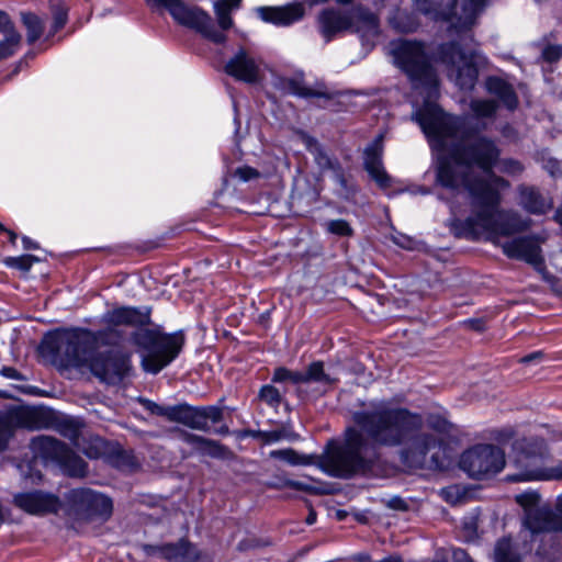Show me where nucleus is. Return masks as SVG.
Instances as JSON below:
<instances>
[{
	"mask_svg": "<svg viewBox=\"0 0 562 562\" xmlns=\"http://www.w3.org/2000/svg\"><path fill=\"white\" fill-rule=\"evenodd\" d=\"M414 119L437 153L436 182L451 191L464 188L471 199V215L452 218L450 227L457 237L475 240L486 235H514L527 231L531 221L517 212L501 210L502 191L509 181L495 175L493 168L510 177L520 176L525 167L513 158L499 159L495 143L479 137L468 143L464 120L445 113L437 103L425 101Z\"/></svg>",
	"mask_w": 562,
	"mask_h": 562,
	"instance_id": "f257e3e1",
	"label": "nucleus"
},
{
	"mask_svg": "<svg viewBox=\"0 0 562 562\" xmlns=\"http://www.w3.org/2000/svg\"><path fill=\"white\" fill-rule=\"evenodd\" d=\"M352 419L358 429L348 428L345 442L328 445L321 457L319 465L330 476L347 479L367 473L376 458L374 447H402L401 460L409 468L438 467V458L428 454L439 446V440L423 431L422 415L379 401L355 412Z\"/></svg>",
	"mask_w": 562,
	"mask_h": 562,
	"instance_id": "f03ea898",
	"label": "nucleus"
},
{
	"mask_svg": "<svg viewBox=\"0 0 562 562\" xmlns=\"http://www.w3.org/2000/svg\"><path fill=\"white\" fill-rule=\"evenodd\" d=\"M515 499L525 513L519 533L522 546L514 544L507 537L499 539L494 549V562H521L517 551L527 554L533 549L538 558L559 562L562 549L554 532L562 531V498H559L555 509L540 505V496L535 491L517 494Z\"/></svg>",
	"mask_w": 562,
	"mask_h": 562,
	"instance_id": "7ed1b4c3",
	"label": "nucleus"
},
{
	"mask_svg": "<svg viewBox=\"0 0 562 562\" xmlns=\"http://www.w3.org/2000/svg\"><path fill=\"white\" fill-rule=\"evenodd\" d=\"M56 349L66 367L89 370L100 381L120 382L130 369V356L116 351L100 352L87 330L67 331L56 337Z\"/></svg>",
	"mask_w": 562,
	"mask_h": 562,
	"instance_id": "20e7f679",
	"label": "nucleus"
},
{
	"mask_svg": "<svg viewBox=\"0 0 562 562\" xmlns=\"http://www.w3.org/2000/svg\"><path fill=\"white\" fill-rule=\"evenodd\" d=\"M394 64L409 78L415 88H424L429 99L438 94V77L426 53L417 41L398 40L390 44Z\"/></svg>",
	"mask_w": 562,
	"mask_h": 562,
	"instance_id": "39448f33",
	"label": "nucleus"
},
{
	"mask_svg": "<svg viewBox=\"0 0 562 562\" xmlns=\"http://www.w3.org/2000/svg\"><path fill=\"white\" fill-rule=\"evenodd\" d=\"M133 342L142 348V368L147 373L157 374L180 353L183 336L161 334L149 329H139L132 335Z\"/></svg>",
	"mask_w": 562,
	"mask_h": 562,
	"instance_id": "423d86ee",
	"label": "nucleus"
},
{
	"mask_svg": "<svg viewBox=\"0 0 562 562\" xmlns=\"http://www.w3.org/2000/svg\"><path fill=\"white\" fill-rule=\"evenodd\" d=\"M319 29L326 42L339 32L351 30L360 35L363 45L371 44L379 34L375 14L363 8H355L348 13L334 9L324 10L318 18Z\"/></svg>",
	"mask_w": 562,
	"mask_h": 562,
	"instance_id": "0eeeda50",
	"label": "nucleus"
},
{
	"mask_svg": "<svg viewBox=\"0 0 562 562\" xmlns=\"http://www.w3.org/2000/svg\"><path fill=\"white\" fill-rule=\"evenodd\" d=\"M443 0H415L416 10L435 21L450 23L456 34L467 33L474 24L486 0H452L443 5Z\"/></svg>",
	"mask_w": 562,
	"mask_h": 562,
	"instance_id": "6e6552de",
	"label": "nucleus"
},
{
	"mask_svg": "<svg viewBox=\"0 0 562 562\" xmlns=\"http://www.w3.org/2000/svg\"><path fill=\"white\" fill-rule=\"evenodd\" d=\"M151 11H167L180 25L199 32L203 37L215 44H223L226 35L216 30L211 15L195 5H189L183 0H145Z\"/></svg>",
	"mask_w": 562,
	"mask_h": 562,
	"instance_id": "1a4fd4ad",
	"label": "nucleus"
},
{
	"mask_svg": "<svg viewBox=\"0 0 562 562\" xmlns=\"http://www.w3.org/2000/svg\"><path fill=\"white\" fill-rule=\"evenodd\" d=\"M515 462L521 472L508 475L510 482L562 479V462L555 468H543L547 448L543 440L531 439L515 442Z\"/></svg>",
	"mask_w": 562,
	"mask_h": 562,
	"instance_id": "9d476101",
	"label": "nucleus"
},
{
	"mask_svg": "<svg viewBox=\"0 0 562 562\" xmlns=\"http://www.w3.org/2000/svg\"><path fill=\"white\" fill-rule=\"evenodd\" d=\"M31 449L35 459H41L45 464L57 465L69 476L82 477L87 473L86 462L55 438L38 436L32 439Z\"/></svg>",
	"mask_w": 562,
	"mask_h": 562,
	"instance_id": "9b49d317",
	"label": "nucleus"
},
{
	"mask_svg": "<svg viewBox=\"0 0 562 562\" xmlns=\"http://www.w3.org/2000/svg\"><path fill=\"white\" fill-rule=\"evenodd\" d=\"M476 52L462 49L460 44L451 42L439 47V57L447 68V75L461 90L470 91L477 80L475 66Z\"/></svg>",
	"mask_w": 562,
	"mask_h": 562,
	"instance_id": "f8f14e48",
	"label": "nucleus"
},
{
	"mask_svg": "<svg viewBox=\"0 0 562 562\" xmlns=\"http://www.w3.org/2000/svg\"><path fill=\"white\" fill-rule=\"evenodd\" d=\"M505 465L504 452L492 445H479L467 450L460 460V467L471 477L483 479L495 475Z\"/></svg>",
	"mask_w": 562,
	"mask_h": 562,
	"instance_id": "ddd939ff",
	"label": "nucleus"
},
{
	"mask_svg": "<svg viewBox=\"0 0 562 562\" xmlns=\"http://www.w3.org/2000/svg\"><path fill=\"white\" fill-rule=\"evenodd\" d=\"M263 59L247 47H239L226 61L224 71L238 81L258 83L263 77Z\"/></svg>",
	"mask_w": 562,
	"mask_h": 562,
	"instance_id": "4468645a",
	"label": "nucleus"
},
{
	"mask_svg": "<svg viewBox=\"0 0 562 562\" xmlns=\"http://www.w3.org/2000/svg\"><path fill=\"white\" fill-rule=\"evenodd\" d=\"M502 235L494 238H488L486 235L482 237L499 245L497 239ZM481 238L479 236L476 239ZM503 252L510 259L525 261L536 268H540L543 265V257L541 254V239L537 235H527L517 238H513L501 244Z\"/></svg>",
	"mask_w": 562,
	"mask_h": 562,
	"instance_id": "2eb2a0df",
	"label": "nucleus"
},
{
	"mask_svg": "<svg viewBox=\"0 0 562 562\" xmlns=\"http://www.w3.org/2000/svg\"><path fill=\"white\" fill-rule=\"evenodd\" d=\"M71 499L77 513L86 519L94 516L108 518L112 513V501L89 488L74 490Z\"/></svg>",
	"mask_w": 562,
	"mask_h": 562,
	"instance_id": "dca6fc26",
	"label": "nucleus"
},
{
	"mask_svg": "<svg viewBox=\"0 0 562 562\" xmlns=\"http://www.w3.org/2000/svg\"><path fill=\"white\" fill-rule=\"evenodd\" d=\"M14 504L23 512L35 516L57 514L61 506L58 496L42 491L16 494Z\"/></svg>",
	"mask_w": 562,
	"mask_h": 562,
	"instance_id": "f3484780",
	"label": "nucleus"
},
{
	"mask_svg": "<svg viewBox=\"0 0 562 562\" xmlns=\"http://www.w3.org/2000/svg\"><path fill=\"white\" fill-rule=\"evenodd\" d=\"M43 413L31 408H19L10 412L8 416H0V451H2L12 435L11 423L24 428H41Z\"/></svg>",
	"mask_w": 562,
	"mask_h": 562,
	"instance_id": "a211bd4d",
	"label": "nucleus"
},
{
	"mask_svg": "<svg viewBox=\"0 0 562 562\" xmlns=\"http://www.w3.org/2000/svg\"><path fill=\"white\" fill-rule=\"evenodd\" d=\"M383 136L379 135L374 140L369 144L364 149V169L370 177L382 188L391 186V177L387 175L383 167Z\"/></svg>",
	"mask_w": 562,
	"mask_h": 562,
	"instance_id": "6ab92c4d",
	"label": "nucleus"
},
{
	"mask_svg": "<svg viewBox=\"0 0 562 562\" xmlns=\"http://www.w3.org/2000/svg\"><path fill=\"white\" fill-rule=\"evenodd\" d=\"M102 322L109 327L145 326L150 322V310L147 307L121 306L104 313Z\"/></svg>",
	"mask_w": 562,
	"mask_h": 562,
	"instance_id": "aec40b11",
	"label": "nucleus"
},
{
	"mask_svg": "<svg viewBox=\"0 0 562 562\" xmlns=\"http://www.w3.org/2000/svg\"><path fill=\"white\" fill-rule=\"evenodd\" d=\"M256 13L266 23L289 26L303 18L304 7L296 2L283 7H258Z\"/></svg>",
	"mask_w": 562,
	"mask_h": 562,
	"instance_id": "412c9836",
	"label": "nucleus"
},
{
	"mask_svg": "<svg viewBox=\"0 0 562 562\" xmlns=\"http://www.w3.org/2000/svg\"><path fill=\"white\" fill-rule=\"evenodd\" d=\"M272 85L282 93L292 94L300 98H331V95L325 90L306 87L304 85V78L302 72L295 74L293 76L276 75L273 76Z\"/></svg>",
	"mask_w": 562,
	"mask_h": 562,
	"instance_id": "4be33fe9",
	"label": "nucleus"
},
{
	"mask_svg": "<svg viewBox=\"0 0 562 562\" xmlns=\"http://www.w3.org/2000/svg\"><path fill=\"white\" fill-rule=\"evenodd\" d=\"M180 439L189 445L193 452L211 458L222 459L227 454V449L218 441L204 438L188 431H180Z\"/></svg>",
	"mask_w": 562,
	"mask_h": 562,
	"instance_id": "5701e85b",
	"label": "nucleus"
},
{
	"mask_svg": "<svg viewBox=\"0 0 562 562\" xmlns=\"http://www.w3.org/2000/svg\"><path fill=\"white\" fill-rule=\"evenodd\" d=\"M164 555L170 562H209L210 557L201 552L195 546L180 541L162 548Z\"/></svg>",
	"mask_w": 562,
	"mask_h": 562,
	"instance_id": "b1692460",
	"label": "nucleus"
},
{
	"mask_svg": "<svg viewBox=\"0 0 562 562\" xmlns=\"http://www.w3.org/2000/svg\"><path fill=\"white\" fill-rule=\"evenodd\" d=\"M519 204L529 213L543 214L550 209V203L535 187L521 184L518 187Z\"/></svg>",
	"mask_w": 562,
	"mask_h": 562,
	"instance_id": "393cba45",
	"label": "nucleus"
},
{
	"mask_svg": "<svg viewBox=\"0 0 562 562\" xmlns=\"http://www.w3.org/2000/svg\"><path fill=\"white\" fill-rule=\"evenodd\" d=\"M302 140L306 149L313 155L314 161L322 171L335 170L337 168L338 161L327 155L317 139L304 134L302 135Z\"/></svg>",
	"mask_w": 562,
	"mask_h": 562,
	"instance_id": "a878e982",
	"label": "nucleus"
},
{
	"mask_svg": "<svg viewBox=\"0 0 562 562\" xmlns=\"http://www.w3.org/2000/svg\"><path fill=\"white\" fill-rule=\"evenodd\" d=\"M486 86L488 91L497 95L508 110H514L517 106V97L506 81L499 78H490Z\"/></svg>",
	"mask_w": 562,
	"mask_h": 562,
	"instance_id": "bb28decb",
	"label": "nucleus"
},
{
	"mask_svg": "<svg viewBox=\"0 0 562 562\" xmlns=\"http://www.w3.org/2000/svg\"><path fill=\"white\" fill-rule=\"evenodd\" d=\"M240 5L241 0H218L214 2V13L223 31L233 26L232 11L238 10Z\"/></svg>",
	"mask_w": 562,
	"mask_h": 562,
	"instance_id": "cd10ccee",
	"label": "nucleus"
},
{
	"mask_svg": "<svg viewBox=\"0 0 562 562\" xmlns=\"http://www.w3.org/2000/svg\"><path fill=\"white\" fill-rule=\"evenodd\" d=\"M21 21L27 31V42L33 44L43 34L44 22L43 20L32 12H21Z\"/></svg>",
	"mask_w": 562,
	"mask_h": 562,
	"instance_id": "c85d7f7f",
	"label": "nucleus"
},
{
	"mask_svg": "<svg viewBox=\"0 0 562 562\" xmlns=\"http://www.w3.org/2000/svg\"><path fill=\"white\" fill-rule=\"evenodd\" d=\"M304 383L318 382L327 385H331L336 382L335 379L330 378L324 371V364L322 361L312 362L305 372H303Z\"/></svg>",
	"mask_w": 562,
	"mask_h": 562,
	"instance_id": "c756f323",
	"label": "nucleus"
},
{
	"mask_svg": "<svg viewBox=\"0 0 562 562\" xmlns=\"http://www.w3.org/2000/svg\"><path fill=\"white\" fill-rule=\"evenodd\" d=\"M180 424H183L192 429L202 431H206L210 428V425H207L203 419L201 409L189 406L188 404L186 406Z\"/></svg>",
	"mask_w": 562,
	"mask_h": 562,
	"instance_id": "7c9ffc66",
	"label": "nucleus"
},
{
	"mask_svg": "<svg viewBox=\"0 0 562 562\" xmlns=\"http://www.w3.org/2000/svg\"><path fill=\"white\" fill-rule=\"evenodd\" d=\"M273 459L282 460L291 465H307L312 463V457L300 454L293 449H280L270 452Z\"/></svg>",
	"mask_w": 562,
	"mask_h": 562,
	"instance_id": "2f4dec72",
	"label": "nucleus"
},
{
	"mask_svg": "<svg viewBox=\"0 0 562 562\" xmlns=\"http://www.w3.org/2000/svg\"><path fill=\"white\" fill-rule=\"evenodd\" d=\"M390 24L398 32L409 33L414 32L418 27L416 19L406 12L396 11L390 18Z\"/></svg>",
	"mask_w": 562,
	"mask_h": 562,
	"instance_id": "473e14b6",
	"label": "nucleus"
},
{
	"mask_svg": "<svg viewBox=\"0 0 562 562\" xmlns=\"http://www.w3.org/2000/svg\"><path fill=\"white\" fill-rule=\"evenodd\" d=\"M7 35L0 42V59H4L13 55L20 46L21 35L11 25L7 29Z\"/></svg>",
	"mask_w": 562,
	"mask_h": 562,
	"instance_id": "72a5a7b5",
	"label": "nucleus"
},
{
	"mask_svg": "<svg viewBox=\"0 0 562 562\" xmlns=\"http://www.w3.org/2000/svg\"><path fill=\"white\" fill-rule=\"evenodd\" d=\"M50 11L53 14V33L58 32L63 29L68 20V7L64 0H50Z\"/></svg>",
	"mask_w": 562,
	"mask_h": 562,
	"instance_id": "f704fd0d",
	"label": "nucleus"
},
{
	"mask_svg": "<svg viewBox=\"0 0 562 562\" xmlns=\"http://www.w3.org/2000/svg\"><path fill=\"white\" fill-rule=\"evenodd\" d=\"M40 258L34 255H22L19 257H7L3 262L9 268L19 269L23 272L30 271L35 262H38Z\"/></svg>",
	"mask_w": 562,
	"mask_h": 562,
	"instance_id": "c9c22d12",
	"label": "nucleus"
},
{
	"mask_svg": "<svg viewBox=\"0 0 562 562\" xmlns=\"http://www.w3.org/2000/svg\"><path fill=\"white\" fill-rule=\"evenodd\" d=\"M470 109L476 117H492L497 109V104L492 100H472Z\"/></svg>",
	"mask_w": 562,
	"mask_h": 562,
	"instance_id": "e433bc0d",
	"label": "nucleus"
},
{
	"mask_svg": "<svg viewBox=\"0 0 562 562\" xmlns=\"http://www.w3.org/2000/svg\"><path fill=\"white\" fill-rule=\"evenodd\" d=\"M325 229L327 233L339 237H350L353 235L352 227L346 220L342 218L330 220L326 222Z\"/></svg>",
	"mask_w": 562,
	"mask_h": 562,
	"instance_id": "4c0bfd02",
	"label": "nucleus"
},
{
	"mask_svg": "<svg viewBox=\"0 0 562 562\" xmlns=\"http://www.w3.org/2000/svg\"><path fill=\"white\" fill-rule=\"evenodd\" d=\"M272 381L279 383L290 381L293 384H300L304 383V378L302 371H291L286 368L281 367L274 370Z\"/></svg>",
	"mask_w": 562,
	"mask_h": 562,
	"instance_id": "58836bf2",
	"label": "nucleus"
},
{
	"mask_svg": "<svg viewBox=\"0 0 562 562\" xmlns=\"http://www.w3.org/2000/svg\"><path fill=\"white\" fill-rule=\"evenodd\" d=\"M259 397L261 401L267 403L270 406H278L281 402V395L272 385H263L259 391Z\"/></svg>",
	"mask_w": 562,
	"mask_h": 562,
	"instance_id": "ea45409f",
	"label": "nucleus"
},
{
	"mask_svg": "<svg viewBox=\"0 0 562 562\" xmlns=\"http://www.w3.org/2000/svg\"><path fill=\"white\" fill-rule=\"evenodd\" d=\"M391 238L395 245L403 249L414 250L417 248V241L413 237L402 234L400 232H395L394 234H392Z\"/></svg>",
	"mask_w": 562,
	"mask_h": 562,
	"instance_id": "a19ab883",
	"label": "nucleus"
},
{
	"mask_svg": "<svg viewBox=\"0 0 562 562\" xmlns=\"http://www.w3.org/2000/svg\"><path fill=\"white\" fill-rule=\"evenodd\" d=\"M58 430L63 436L70 439L77 438L79 434L77 423L70 418L63 419L58 425Z\"/></svg>",
	"mask_w": 562,
	"mask_h": 562,
	"instance_id": "79ce46f5",
	"label": "nucleus"
},
{
	"mask_svg": "<svg viewBox=\"0 0 562 562\" xmlns=\"http://www.w3.org/2000/svg\"><path fill=\"white\" fill-rule=\"evenodd\" d=\"M187 404H179L173 406H165L164 416L169 422L180 423L183 416Z\"/></svg>",
	"mask_w": 562,
	"mask_h": 562,
	"instance_id": "37998d69",
	"label": "nucleus"
},
{
	"mask_svg": "<svg viewBox=\"0 0 562 562\" xmlns=\"http://www.w3.org/2000/svg\"><path fill=\"white\" fill-rule=\"evenodd\" d=\"M541 57L544 61L555 63L562 57L561 45H547L541 53Z\"/></svg>",
	"mask_w": 562,
	"mask_h": 562,
	"instance_id": "c03bdc74",
	"label": "nucleus"
},
{
	"mask_svg": "<svg viewBox=\"0 0 562 562\" xmlns=\"http://www.w3.org/2000/svg\"><path fill=\"white\" fill-rule=\"evenodd\" d=\"M200 409L203 415V419L207 425H209V422L216 424V423L221 422L223 418L222 409L216 406L201 407Z\"/></svg>",
	"mask_w": 562,
	"mask_h": 562,
	"instance_id": "a18cd8bd",
	"label": "nucleus"
},
{
	"mask_svg": "<svg viewBox=\"0 0 562 562\" xmlns=\"http://www.w3.org/2000/svg\"><path fill=\"white\" fill-rule=\"evenodd\" d=\"M234 176L237 177L239 180L247 182L259 178L260 172L252 167L241 166L235 170Z\"/></svg>",
	"mask_w": 562,
	"mask_h": 562,
	"instance_id": "49530a36",
	"label": "nucleus"
},
{
	"mask_svg": "<svg viewBox=\"0 0 562 562\" xmlns=\"http://www.w3.org/2000/svg\"><path fill=\"white\" fill-rule=\"evenodd\" d=\"M140 403L143 404L144 408L147 409L149 413L156 416H164L165 406L159 405L150 400H140Z\"/></svg>",
	"mask_w": 562,
	"mask_h": 562,
	"instance_id": "de8ad7c7",
	"label": "nucleus"
},
{
	"mask_svg": "<svg viewBox=\"0 0 562 562\" xmlns=\"http://www.w3.org/2000/svg\"><path fill=\"white\" fill-rule=\"evenodd\" d=\"M284 437H285V435L282 430H272V431L261 434V438L266 443L277 442Z\"/></svg>",
	"mask_w": 562,
	"mask_h": 562,
	"instance_id": "09e8293b",
	"label": "nucleus"
},
{
	"mask_svg": "<svg viewBox=\"0 0 562 562\" xmlns=\"http://www.w3.org/2000/svg\"><path fill=\"white\" fill-rule=\"evenodd\" d=\"M1 375L13 380H23L22 374L12 367H3L0 371Z\"/></svg>",
	"mask_w": 562,
	"mask_h": 562,
	"instance_id": "8fccbe9b",
	"label": "nucleus"
},
{
	"mask_svg": "<svg viewBox=\"0 0 562 562\" xmlns=\"http://www.w3.org/2000/svg\"><path fill=\"white\" fill-rule=\"evenodd\" d=\"M544 168L554 178H557V177H559L561 175L560 164L555 159L548 160V162L546 164Z\"/></svg>",
	"mask_w": 562,
	"mask_h": 562,
	"instance_id": "3c124183",
	"label": "nucleus"
},
{
	"mask_svg": "<svg viewBox=\"0 0 562 562\" xmlns=\"http://www.w3.org/2000/svg\"><path fill=\"white\" fill-rule=\"evenodd\" d=\"M119 459L122 460V463H120V467H126L128 469H134L137 467V462L134 460V458L127 453H121L119 456Z\"/></svg>",
	"mask_w": 562,
	"mask_h": 562,
	"instance_id": "603ef678",
	"label": "nucleus"
},
{
	"mask_svg": "<svg viewBox=\"0 0 562 562\" xmlns=\"http://www.w3.org/2000/svg\"><path fill=\"white\" fill-rule=\"evenodd\" d=\"M454 562H473L469 554L462 549H456L453 551Z\"/></svg>",
	"mask_w": 562,
	"mask_h": 562,
	"instance_id": "864d4df0",
	"label": "nucleus"
},
{
	"mask_svg": "<svg viewBox=\"0 0 562 562\" xmlns=\"http://www.w3.org/2000/svg\"><path fill=\"white\" fill-rule=\"evenodd\" d=\"M334 173H335V180L337 183H339L342 188H346L347 186V181H346V178L341 171V168L340 166L338 165L337 168L335 170H333Z\"/></svg>",
	"mask_w": 562,
	"mask_h": 562,
	"instance_id": "5fc2aeb1",
	"label": "nucleus"
},
{
	"mask_svg": "<svg viewBox=\"0 0 562 562\" xmlns=\"http://www.w3.org/2000/svg\"><path fill=\"white\" fill-rule=\"evenodd\" d=\"M22 244H23V248L24 249H37L38 248V244L34 240H32L30 237L27 236H23L22 237Z\"/></svg>",
	"mask_w": 562,
	"mask_h": 562,
	"instance_id": "6e6d98bb",
	"label": "nucleus"
},
{
	"mask_svg": "<svg viewBox=\"0 0 562 562\" xmlns=\"http://www.w3.org/2000/svg\"><path fill=\"white\" fill-rule=\"evenodd\" d=\"M12 24L9 21L8 14L3 11H0V27L3 32H7V29L10 27Z\"/></svg>",
	"mask_w": 562,
	"mask_h": 562,
	"instance_id": "4d7b16f0",
	"label": "nucleus"
},
{
	"mask_svg": "<svg viewBox=\"0 0 562 562\" xmlns=\"http://www.w3.org/2000/svg\"><path fill=\"white\" fill-rule=\"evenodd\" d=\"M391 507L395 508V509H406L407 508V505L406 503L401 499V498H393L391 501Z\"/></svg>",
	"mask_w": 562,
	"mask_h": 562,
	"instance_id": "13d9d810",
	"label": "nucleus"
},
{
	"mask_svg": "<svg viewBox=\"0 0 562 562\" xmlns=\"http://www.w3.org/2000/svg\"><path fill=\"white\" fill-rule=\"evenodd\" d=\"M540 357H541V352H532V353H530V355H528V356L524 357V358L521 359V362H524V363H529V362H531V361H533V360H536V359H538V358H540Z\"/></svg>",
	"mask_w": 562,
	"mask_h": 562,
	"instance_id": "bf43d9fd",
	"label": "nucleus"
},
{
	"mask_svg": "<svg viewBox=\"0 0 562 562\" xmlns=\"http://www.w3.org/2000/svg\"><path fill=\"white\" fill-rule=\"evenodd\" d=\"M4 233H7L9 235L10 243L14 245L16 241V238H18L16 234L9 229H5Z\"/></svg>",
	"mask_w": 562,
	"mask_h": 562,
	"instance_id": "052dcab7",
	"label": "nucleus"
},
{
	"mask_svg": "<svg viewBox=\"0 0 562 562\" xmlns=\"http://www.w3.org/2000/svg\"><path fill=\"white\" fill-rule=\"evenodd\" d=\"M555 221L562 226V205L555 212Z\"/></svg>",
	"mask_w": 562,
	"mask_h": 562,
	"instance_id": "680f3d73",
	"label": "nucleus"
},
{
	"mask_svg": "<svg viewBox=\"0 0 562 562\" xmlns=\"http://www.w3.org/2000/svg\"><path fill=\"white\" fill-rule=\"evenodd\" d=\"M316 521V514L314 512H311L306 518V522L308 525H313Z\"/></svg>",
	"mask_w": 562,
	"mask_h": 562,
	"instance_id": "e2e57ef3",
	"label": "nucleus"
},
{
	"mask_svg": "<svg viewBox=\"0 0 562 562\" xmlns=\"http://www.w3.org/2000/svg\"><path fill=\"white\" fill-rule=\"evenodd\" d=\"M218 434H228V428L227 427H222L220 430H217Z\"/></svg>",
	"mask_w": 562,
	"mask_h": 562,
	"instance_id": "0e129e2a",
	"label": "nucleus"
},
{
	"mask_svg": "<svg viewBox=\"0 0 562 562\" xmlns=\"http://www.w3.org/2000/svg\"><path fill=\"white\" fill-rule=\"evenodd\" d=\"M340 4H348L351 3L353 0H336Z\"/></svg>",
	"mask_w": 562,
	"mask_h": 562,
	"instance_id": "69168bd1",
	"label": "nucleus"
},
{
	"mask_svg": "<svg viewBox=\"0 0 562 562\" xmlns=\"http://www.w3.org/2000/svg\"><path fill=\"white\" fill-rule=\"evenodd\" d=\"M289 485H290V486H294V487H299V486H300V484H299V483H296V482H290V483H289Z\"/></svg>",
	"mask_w": 562,
	"mask_h": 562,
	"instance_id": "338daca9",
	"label": "nucleus"
},
{
	"mask_svg": "<svg viewBox=\"0 0 562 562\" xmlns=\"http://www.w3.org/2000/svg\"><path fill=\"white\" fill-rule=\"evenodd\" d=\"M1 232H5V228H4V226L0 223V233H1Z\"/></svg>",
	"mask_w": 562,
	"mask_h": 562,
	"instance_id": "774afa93",
	"label": "nucleus"
}]
</instances>
